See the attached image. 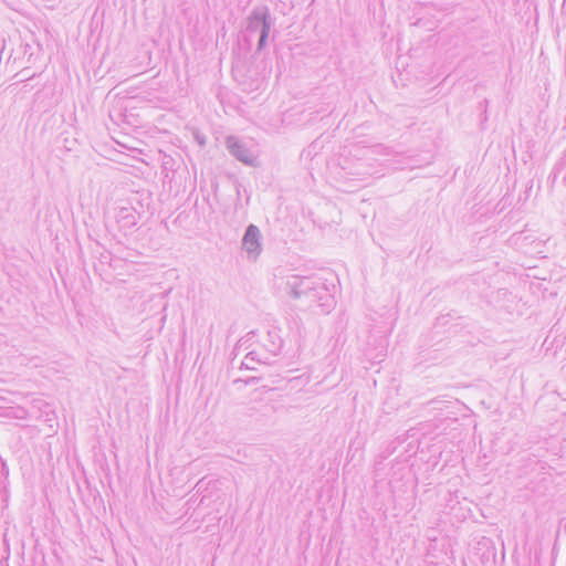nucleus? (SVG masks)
Segmentation results:
<instances>
[{
    "mask_svg": "<svg viewBox=\"0 0 566 566\" xmlns=\"http://www.w3.org/2000/svg\"><path fill=\"white\" fill-rule=\"evenodd\" d=\"M275 284L293 298H305L308 305L316 304L323 313H329L335 306L334 295L321 277L289 274L276 276Z\"/></svg>",
    "mask_w": 566,
    "mask_h": 566,
    "instance_id": "1",
    "label": "nucleus"
},
{
    "mask_svg": "<svg viewBox=\"0 0 566 566\" xmlns=\"http://www.w3.org/2000/svg\"><path fill=\"white\" fill-rule=\"evenodd\" d=\"M274 25V19L271 15L270 9L266 6L253 8L245 19V28L242 32V41L251 48V36L259 33V41L256 45V53L263 51L266 46L271 29Z\"/></svg>",
    "mask_w": 566,
    "mask_h": 566,
    "instance_id": "2",
    "label": "nucleus"
},
{
    "mask_svg": "<svg viewBox=\"0 0 566 566\" xmlns=\"http://www.w3.org/2000/svg\"><path fill=\"white\" fill-rule=\"evenodd\" d=\"M262 234L260 229L251 223L247 227L241 244L242 250L245 251L248 259L255 261L262 252Z\"/></svg>",
    "mask_w": 566,
    "mask_h": 566,
    "instance_id": "3",
    "label": "nucleus"
},
{
    "mask_svg": "<svg viewBox=\"0 0 566 566\" xmlns=\"http://www.w3.org/2000/svg\"><path fill=\"white\" fill-rule=\"evenodd\" d=\"M226 147L237 160L248 166H254L255 156L247 145L237 137L228 136L226 139Z\"/></svg>",
    "mask_w": 566,
    "mask_h": 566,
    "instance_id": "4",
    "label": "nucleus"
},
{
    "mask_svg": "<svg viewBox=\"0 0 566 566\" xmlns=\"http://www.w3.org/2000/svg\"><path fill=\"white\" fill-rule=\"evenodd\" d=\"M263 354L270 359L277 356L283 348V339L281 337V331L273 327L268 331L265 337L262 340Z\"/></svg>",
    "mask_w": 566,
    "mask_h": 566,
    "instance_id": "5",
    "label": "nucleus"
},
{
    "mask_svg": "<svg viewBox=\"0 0 566 566\" xmlns=\"http://www.w3.org/2000/svg\"><path fill=\"white\" fill-rule=\"evenodd\" d=\"M116 220L126 229H130L137 223L136 213L132 208H120L116 214Z\"/></svg>",
    "mask_w": 566,
    "mask_h": 566,
    "instance_id": "6",
    "label": "nucleus"
},
{
    "mask_svg": "<svg viewBox=\"0 0 566 566\" xmlns=\"http://www.w3.org/2000/svg\"><path fill=\"white\" fill-rule=\"evenodd\" d=\"M252 363L256 364H270V357L265 356L263 353L259 350L252 349L250 350L242 361V366L247 369H255Z\"/></svg>",
    "mask_w": 566,
    "mask_h": 566,
    "instance_id": "7",
    "label": "nucleus"
},
{
    "mask_svg": "<svg viewBox=\"0 0 566 566\" xmlns=\"http://www.w3.org/2000/svg\"><path fill=\"white\" fill-rule=\"evenodd\" d=\"M255 335L254 332H250L248 333L244 337H242L241 339H239V342L237 343L235 345V349H239V348H244V349H248L250 347V340L252 339V337Z\"/></svg>",
    "mask_w": 566,
    "mask_h": 566,
    "instance_id": "8",
    "label": "nucleus"
},
{
    "mask_svg": "<svg viewBox=\"0 0 566 566\" xmlns=\"http://www.w3.org/2000/svg\"><path fill=\"white\" fill-rule=\"evenodd\" d=\"M565 7H566V0H564V2H563V8H565Z\"/></svg>",
    "mask_w": 566,
    "mask_h": 566,
    "instance_id": "9",
    "label": "nucleus"
},
{
    "mask_svg": "<svg viewBox=\"0 0 566 566\" xmlns=\"http://www.w3.org/2000/svg\"><path fill=\"white\" fill-rule=\"evenodd\" d=\"M565 7H566V0H564V2H563V8H565Z\"/></svg>",
    "mask_w": 566,
    "mask_h": 566,
    "instance_id": "10",
    "label": "nucleus"
}]
</instances>
